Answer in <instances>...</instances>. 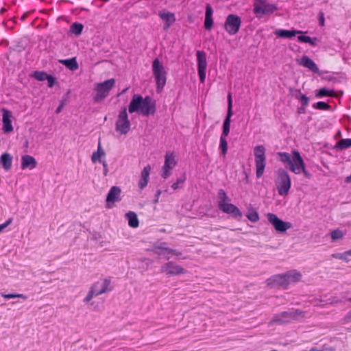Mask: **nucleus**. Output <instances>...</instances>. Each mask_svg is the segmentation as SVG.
<instances>
[{
	"mask_svg": "<svg viewBox=\"0 0 351 351\" xmlns=\"http://www.w3.org/2000/svg\"><path fill=\"white\" fill-rule=\"evenodd\" d=\"M130 114L138 113L143 117H148L156 112V101L150 96L143 97L139 94H134L128 106Z\"/></svg>",
	"mask_w": 351,
	"mask_h": 351,
	"instance_id": "f257e3e1",
	"label": "nucleus"
},
{
	"mask_svg": "<svg viewBox=\"0 0 351 351\" xmlns=\"http://www.w3.org/2000/svg\"><path fill=\"white\" fill-rule=\"evenodd\" d=\"M302 275L296 270H291L285 274L274 275L267 280V285L271 288L282 287L287 289L289 284L300 280Z\"/></svg>",
	"mask_w": 351,
	"mask_h": 351,
	"instance_id": "f03ea898",
	"label": "nucleus"
},
{
	"mask_svg": "<svg viewBox=\"0 0 351 351\" xmlns=\"http://www.w3.org/2000/svg\"><path fill=\"white\" fill-rule=\"evenodd\" d=\"M152 69L156 82V92L160 93L167 82V72L158 58L152 61Z\"/></svg>",
	"mask_w": 351,
	"mask_h": 351,
	"instance_id": "7ed1b4c3",
	"label": "nucleus"
},
{
	"mask_svg": "<svg viewBox=\"0 0 351 351\" xmlns=\"http://www.w3.org/2000/svg\"><path fill=\"white\" fill-rule=\"evenodd\" d=\"M275 185L278 194L281 196L287 195L291 186V178L284 169H279L275 173Z\"/></svg>",
	"mask_w": 351,
	"mask_h": 351,
	"instance_id": "20e7f679",
	"label": "nucleus"
},
{
	"mask_svg": "<svg viewBox=\"0 0 351 351\" xmlns=\"http://www.w3.org/2000/svg\"><path fill=\"white\" fill-rule=\"evenodd\" d=\"M113 287L111 286L110 279L105 278L100 281H97L90 287L87 295L84 299V302H88L94 297L111 291Z\"/></svg>",
	"mask_w": 351,
	"mask_h": 351,
	"instance_id": "39448f33",
	"label": "nucleus"
},
{
	"mask_svg": "<svg viewBox=\"0 0 351 351\" xmlns=\"http://www.w3.org/2000/svg\"><path fill=\"white\" fill-rule=\"evenodd\" d=\"M278 9V6L275 3H270L267 1L258 2L254 0L252 12L255 17L260 19L265 16H269Z\"/></svg>",
	"mask_w": 351,
	"mask_h": 351,
	"instance_id": "423d86ee",
	"label": "nucleus"
},
{
	"mask_svg": "<svg viewBox=\"0 0 351 351\" xmlns=\"http://www.w3.org/2000/svg\"><path fill=\"white\" fill-rule=\"evenodd\" d=\"M289 169L295 174L303 173L304 177L310 179L312 174L306 170L304 162L300 154L297 150H293L292 152V160L289 167Z\"/></svg>",
	"mask_w": 351,
	"mask_h": 351,
	"instance_id": "0eeeda50",
	"label": "nucleus"
},
{
	"mask_svg": "<svg viewBox=\"0 0 351 351\" xmlns=\"http://www.w3.org/2000/svg\"><path fill=\"white\" fill-rule=\"evenodd\" d=\"M116 80L114 78L107 80L101 83H97L95 84L96 94L93 99L95 102L100 103L105 98H106L111 89L115 86Z\"/></svg>",
	"mask_w": 351,
	"mask_h": 351,
	"instance_id": "6e6552de",
	"label": "nucleus"
},
{
	"mask_svg": "<svg viewBox=\"0 0 351 351\" xmlns=\"http://www.w3.org/2000/svg\"><path fill=\"white\" fill-rule=\"evenodd\" d=\"M265 152L266 149L263 145H257L254 148L256 176L258 178H261L264 173L266 166Z\"/></svg>",
	"mask_w": 351,
	"mask_h": 351,
	"instance_id": "1a4fd4ad",
	"label": "nucleus"
},
{
	"mask_svg": "<svg viewBox=\"0 0 351 351\" xmlns=\"http://www.w3.org/2000/svg\"><path fill=\"white\" fill-rule=\"evenodd\" d=\"M130 121L128 119L126 107L120 110L116 122V130L122 134H127L130 130Z\"/></svg>",
	"mask_w": 351,
	"mask_h": 351,
	"instance_id": "9d476101",
	"label": "nucleus"
},
{
	"mask_svg": "<svg viewBox=\"0 0 351 351\" xmlns=\"http://www.w3.org/2000/svg\"><path fill=\"white\" fill-rule=\"evenodd\" d=\"M241 19L237 14H229L224 23V29L230 35H234L239 31Z\"/></svg>",
	"mask_w": 351,
	"mask_h": 351,
	"instance_id": "9b49d317",
	"label": "nucleus"
},
{
	"mask_svg": "<svg viewBox=\"0 0 351 351\" xmlns=\"http://www.w3.org/2000/svg\"><path fill=\"white\" fill-rule=\"evenodd\" d=\"M267 216L268 221L278 232H285L292 227V224L290 222L282 221L275 214L268 213Z\"/></svg>",
	"mask_w": 351,
	"mask_h": 351,
	"instance_id": "f8f14e48",
	"label": "nucleus"
},
{
	"mask_svg": "<svg viewBox=\"0 0 351 351\" xmlns=\"http://www.w3.org/2000/svg\"><path fill=\"white\" fill-rule=\"evenodd\" d=\"M160 270L162 273H165L169 276H178L187 273L186 269L173 261H169L162 265L160 267Z\"/></svg>",
	"mask_w": 351,
	"mask_h": 351,
	"instance_id": "ddd939ff",
	"label": "nucleus"
},
{
	"mask_svg": "<svg viewBox=\"0 0 351 351\" xmlns=\"http://www.w3.org/2000/svg\"><path fill=\"white\" fill-rule=\"evenodd\" d=\"M197 61V73L201 83H204L206 73V55L204 51H197L196 53Z\"/></svg>",
	"mask_w": 351,
	"mask_h": 351,
	"instance_id": "4468645a",
	"label": "nucleus"
},
{
	"mask_svg": "<svg viewBox=\"0 0 351 351\" xmlns=\"http://www.w3.org/2000/svg\"><path fill=\"white\" fill-rule=\"evenodd\" d=\"M228 110H227V114L224 119L223 126H222V132L221 136H228L230 133V123H231V117L233 115V110H232V95L230 93H228Z\"/></svg>",
	"mask_w": 351,
	"mask_h": 351,
	"instance_id": "2eb2a0df",
	"label": "nucleus"
},
{
	"mask_svg": "<svg viewBox=\"0 0 351 351\" xmlns=\"http://www.w3.org/2000/svg\"><path fill=\"white\" fill-rule=\"evenodd\" d=\"M177 162L173 152H167L165 156V163L162 167V178L167 179L171 174V171L176 165Z\"/></svg>",
	"mask_w": 351,
	"mask_h": 351,
	"instance_id": "dca6fc26",
	"label": "nucleus"
},
{
	"mask_svg": "<svg viewBox=\"0 0 351 351\" xmlns=\"http://www.w3.org/2000/svg\"><path fill=\"white\" fill-rule=\"evenodd\" d=\"M219 210L224 213L230 215L235 219H240L243 215L239 208L231 203L223 204L220 206Z\"/></svg>",
	"mask_w": 351,
	"mask_h": 351,
	"instance_id": "f3484780",
	"label": "nucleus"
},
{
	"mask_svg": "<svg viewBox=\"0 0 351 351\" xmlns=\"http://www.w3.org/2000/svg\"><path fill=\"white\" fill-rule=\"evenodd\" d=\"M158 16L160 19L165 22L163 25V30L165 31H167L176 20L175 14L166 10L159 11Z\"/></svg>",
	"mask_w": 351,
	"mask_h": 351,
	"instance_id": "a211bd4d",
	"label": "nucleus"
},
{
	"mask_svg": "<svg viewBox=\"0 0 351 351\" xmlns=\"http://www.w3.org/2000/svg\"><path fill=\"white\" fill-rule=\"evenodd\" d=\"M298 62L300 65L308 68L313 73H317L319 75L323 73L322 71H320L317 65L315 63V62L306 55H304L300 60H298Z\"/></svg>",
	"mask_w": 351,
	"mask_h": 351,
	"instance_id": "6ab92c4d",
	"label": "nucleus"
},
{
	"mask_svg": "<svg viewBox=\"0 0 351 351\" xmlns=\"http://www.w3.org/2000/svg\"><path fill=\"white\" fill-rule=\"evenodd\" d=\"M2 112L3 130L5 133H10L13 131V127L12 125V112L5 108H3Z\"/></svg>",
	"mask_w": 351,
	"mask_h": 351,
	"instance_id": "aec40b11",
	"label": "nucleus"
},
{
	"mask_svg": "<svg viewBox=\"0 0 351 351\" xmlns=\"http://www.w3.org/2000/svg\"><path fill=\"white\" fill-rule=\"evenodd\" d=\"M121 189L119 186H112L110 189L107 197H106V202H107V207L110 208L111 206L109 205L110 203H114L116 202H119L121 200L120 195H121Z\"/></svg>",
	"mask_w": 351,
	"mask_h": 351,
	"instance_id": "412c9836",
	"label": "nucleus"
},
{
	"mask_svg": "<svg viewBox=\"0 0 351 351\" xmlns=\"http://www.w3.org/2000/svg\"><path fill=\"white\" fill-rule=\"evenodd\" d=\"M274 34L278 37L282 38H292L298 34H303V32L295 29H277Z\"/></svg>",
	"mask_w": 351,
	"mask_h": 351,
	"instance_id": "4be33fe9",
	"label": "nucleus"
},
{
	"mask_svg": "<svg viewBox=\"0 0 351 351\" xmlns=\"http://www.w3.org/2000/svg\"><path fill=\"white\" fill-rule=\"evenodd\" d=\"M37 166V162L36 159L29 155H24L21 158V169H32L36 168Z\"/></svg>",
	"mask_w": 351,
	"mask_h": 351,
	"instance_id": "5701e85b",
	"label": "nucleus"
},
{
	"mask_svg": "<svg viewBox=\"0 0 351 351\" xmlns=\"http://www.w3.org/2000/svg\"><path fill=\"white\" fill-rule=\"evenodd\" d=\"M150 171L151 167L147 165L141 171V179L138 182V186L140 189H143L147 185Z\"/></svg>",
	"mask_w": 351,
	"mask_h": 351,
	"instance_id": "b1692460",
	"label": "nucleus"
},
{
	"mask_svg": "<svg viewBox=\"0 0 351 351\" xmlns=\"http://www.w3.org/2000/svg\"><path fill=\"white\" fill-rule=\"evenodd\" d=\"M59 62L72 71H76L79 68V65L76 60V58L60 60Z\"/></svg>",
	"mask_w": 351,
	"mask_h": 351,
	"instance_id": "393cba45",
	"label": "nucleus"
},
{
	"mask_svg": "<svg viewBox=\"0 0 351 351\" xmlns=\"http://www.w3.org/2000/svg\"><path fill=\"white\" fill-rule=\"evenodd\" d=\"M0 163L5 170H9L12 164V156L8 153L3 154L0 157Z\"/></svg>",
	"mask_w": 351,
	"mask_h": 351,
	"instance_id": "a878e982",
	"label": "nucleus"
},
{
	"mask_svg": "<svg viewBox=\"0 0 351 351\" xmlns=\"http://www.w3.org/2000/svg\"><path fill=\"white\" fill-rule=\"evenodd\" d=\"M84 27L82 23L75 22L70 26L68 34H73L75 36L77 37L82 34Z\"/></svg>",
	"mask_w": 351,
	"mask_h": 351,
	"instance_id": "bb28decb",
	"label": "nucleus"
},
{
	"mask_svg": "<svg viewBox=\"0 0 351 351\" xmlns=\"http://www.w3.org/2000/svg\"><path fill=\"white\" fill-rule=\"evenodd\" d=\"M125 217L128 221V225L131 228H137L139 225V221L136 214L134 212L129 211L125 214Z\"/></svg>",
	"mask_w": 351,
	"mask_h": 351,
	"instance_id": "cd10ccee",
	"label": "nucleus"
},
{
	"mask_svg": "<svg viewBox=\"0 0 351 351\" xmlns=\"http://www.w3.org/2000/svg\"><path fill=\"white\" fill-rule=\"evenodd\" d=\"M292 95L294 97L301 102V104L304 106H307L309 103V98L304 94L302 93L300 90L295 89L292 92Z\"/></svg>",
	"mask_w": 351,
	"mask_h": 351,
	"instance_id": "c85d7f7f",
	"label": "nucleus"
},
{
	"mask_svg": "<svg viewBox=\"0 0 351 351\" xmlns=\"http://www.w3.org/2000/svg\"><path fill=\"white\" fill-rule=\"evenodd\" d=\"M315 97L317 98H322L324 97H335V93L334 90H330L327 88H322L315 91Z\"/></svg>",
	"mask_w": 351,
	"mask_h": 351,
	"instance_id": "c756f323",
	"label": "nucleus"
},
{
	"mask_svg": "<svg viewBox=\"0 0 351 351\" xmlns=\"http://www.w3.org/2000/svg\"><path fill=\"white\" fill-rule=\"evenodd\" d=\"M282 315L289 316L291 320H295L298 317H304V312L300 309H291L289 311L282 312Z\"/></svg>",
	"mask_w": 351,
	"mask_h": 351,
	"instance_id": "7c9ffc66",
	"label": "nucleus"
},
{
	"mask_svg": "<svg viewBox=\"0 0 351 351\" xmlns=\"http://www.w3.org/2000/svg\"><path fill=\"white\" fill-rule=\"evenodd\" d=\"M298 36V40L300 43H308L311 46H316L317 45V38L316 37L311 38L305 35H300Z\"/></svg>",
	"mask_w": 351,
	"mask_h": 351,
	"instance_id": "2f4dec72",
	"label": "nucleus"
},
{
	"mask_svg": "<svg viewBox=\"0 0 351 351\" xmlns=\"http://www.w3.org/2000/svg\"><path fill=\"white\" fill-rule=\"evenodd\" d=\"M351 147V138H343L339 141L335 148L338 150H343Z\"/></svg>",
	"mask_w": 351,
	"mask_h": 351,
	"instance_id": "473e14b6",
	"label": "nucleus"
},
{
	"mask_svg": "<svg viewBox=\"0 0 351 351\" xmlns=\"http://www.w3.org/2000/svg\"><path fill=\"white\" fill-rule=\"evenodd\" d=\"M291 320V317L282 315V312L279 314L276 315L272 322L274 323L282 324L288 323Z\"/></svg>",
	"mask_w": 351,
	"mask_h": 351,
	"instance_id": "72a5a7b5",
	"label": "nucleus"
},
{
	"mask_svg": "<svg viewBox=\"0 0 351 351\" xmlns=\"http://www.w3.org/2000/svg\"><path fill=\"white\" fill-rule=\"evenodd\" d=\"M247 218L252 222L255 223L259 220V215L255 208H251L246 215Z\"/></svg>",
	"mask_w": 351,
	"mask_h": 351,
	"instance_id": "f704fd0d",
	"label": "nucleus"
},
{
	"mask_svg": "<svg viewBox=\"0 0 351 351\" xmlns=\"http://www.w3.org/2000/svg\"><path fill=\"white\" fill-rule=\"evenodd\" d=\"M48 75L49 74L44 71H36L32 73L31 76L38 81L43 82L46 80Z\"/></svg>",
	"mask_w": 351,
	"mask_h": 351,
	"instance_id": "c9c22d12",
	"label": "nucleus"
},
{
	"mask_svg": "<svg viewBox=\"0 0 351 351\" xmlns=\"http://www.w3.org/2000/svg\"><path fill=\"white\" fill-rule=\"evenodd\" d=\"M219 149H221V154L225 156L228 152V142L226 136H220Z\"/></svg>",
	"mask_w": 351,
	"mask_h": 351,
	"instance_id": "e433bc0d",
	"label": "nucleus"
},
{
	"mask_svg": "<svg viewBox=\"0 0 351 351\" xmlns=\"http://www.w3.org/2000/svg\"><path fill=\"white\" fill-rule=\"evenodd\" d=\"M218 198L219 199L218 202L219 208L221 204H227L226 202L228 200V197L226 194V192L222 189L218 191Z\"/></svg>",
	"mask_w": 351,
	"mask_h": 351,
	"instance_id": "4c0bfd02",
	"label": "nucleus"
},
{
	"mask_svg": "<svg viewBox=\"0 0 351 351\" xmlns=\"http://www.w3.org/2000/svg\"><path fill=\"white\" fill-rule=\"evenodd\" d=\"M278 155L279 156V159L282 162L287 163V166L290 165L292 160V156L291 157L290 154L287 152H278Z\"/></svg>",
	"mask_w": 351,
	"mask_h": 351,
	"instance_id": "58836bf2",
	"label": "nucleus"
},
{
	"mask_svg": "<svg viewBox=\"0 0 351 351\" xmlns=\"http://www.w3.org/2000/svg\"><path fill=\"white\" fill-rule=\"evenodd\" d=\"M313 108L320 110H329L331 106L328 104L320 101L313 104Z\"/></svg>",
	"mask_w": 351,
	"mask_h": 351,
	"instance_id": "ea45409f",
	"label": "nucleus"
},
{
	"mask_svg": "<svg viewBox=\"0 0 351 351\" xmlns=\"http://www.w3.org/2000/svg\"><path fill=\"white\" fill-rule=\"evenodd\" d=\"M166 243L163 242V243H161L160 245H156L154 248V253L155 254H157L158 256H164L165 255V252H158L159 250H164L165 252H167V249H170L169 247H166Z\"/></svg>",
	"mask_w": 351,
	"mask_h": 351,
	"instance_id": "a19ab883",
	"label": "nucleus"
},
{
	"mask_svg": "<svg viewBox=\"0 0 351 351\" xmlns=\"http://www.w3.org/2000/svg\"><path fill=\"white\" fill-rule=\"evenodd\" d=\"M186 179V174L184 173L180 178H178L176 182L173 183L171 188L173 190H177L180 188V185L182 184Z\"/></svg>",
	"mask_w": 351,
	"mask_h": 351,
	"instance_id": "79ce46f5",
	"label": "nucleus"
},
{
	"mask_svg": "<svg viewBox=\"0 0 351 351\" xmlns=\"http://www.w3.org/2000/svg\"><path fill=\"white\" fill-rule=\"evenodd\" d=\"M330 236L332 241H335L343 237V233L341 230L337 229L334 230L330 232Z\"/></svg>",
	"mask_w": 351,
	"mask_h": 351,
	"instance_id": "37998d69",
	"label": "nucleus"
},
{
	"mask_svg": "<svg viewBox=\"0 0 351 351\" xmlns=\"http://www.w3.org/2000/svg\"><path fill=\"white\" fill-rule=\"evenodd\" d=\"M213 26V16H205L204 19V27L206 30L210 31Z\"/></svg>",
	"mask_w": 351,
	"mask_h": 351,
	"instance_id": "c03bdc74",
	"label": "nucleus"
},
{
	"mask_svg": "<svg viewBox=\"0 0 351 351\" xmlns=\"http://www.w3.org/2000/svg\"><path fill=\"white\" fill-rule=\"evenodd\" d=\"M46 80H47V86L49 88H52L55 84H58L56 77L49 74L48 75Z\"/></svg>",
	"mask_w": 351,
	"mask_h": 351,
	"instance_id": "a18cd8bd",
	"label": "nucleus"
},
{
	"mask_svg": "<svg viewBox=\"0 0 351 351\" xmlns=\"http://www.w3.org/2000/svg\"><path fill=\"white\" fill-rule=\"evenodd\" d=\"M13 221V218H8L3 223L0 224V233Z\"/></svg>",
	"mask_w": 351,
	"mask_h": 351,
	"instance_id": "49530a36",
	"label": "nucleus"
},
{
	"mask_svg": "<svg viewBox=\"0 0 351 351\" xmlns=\"http://www.w3.org/2000/svg\"><path fill=\"white\" fill-rule=\"evenodd\" d=\"M332 256L335 258H337V259L343 260V261H348V258H347L348 257L346 255L345 252L343 253L334 254L332 255Z\"/></svg>",
	"mask_w": 351,
	"mask_h": 351,
	"instance_id": "de8ad7c7",
	"label": "nucleus"
},
{
	"mask_svg": "<svg viewBox=\"0 0 351 351\" xmlns=\"http://www.w3.org/2000/svg\"><path fill=\"white\" fill-rule=\"evenodd\" d=\"M101 158L102 157L100 156V155H99L96 152H94L91 156V160L93 163H95L97 161L100 162V160H103Z\"/></svg>",
	"mask_w": 351,
	"mask_h": 351,
	"instance_id": "09e8293b",
	"label": "nucleus"
},
{
	"mask_svg": "<svg viewBox=\"0 0 351 351\" xmlns=\"http://www.w3.org/2000/svg\"><path fill=\"white\" fill-rule=\"evenodd\" d=\"M213 10L210 4L206 5L205 16H213Z\"/></svg>",
	"mask_w": 351,
	"mask_h": 351,
	"instance_id": "8fccbe9b",
	"label": "nucleus"
},
{
	"mask_svg": "<svg viewBox=\"0 0 351 351\" xmlns=\"http://www.w3.org/2000/svg\"><path fill=\"white\" fill-rule=\"evenodd\" d=\"M318 20H319V25L324 26V25H325L324 14L322 11H320L318 14Z\"/></svg>",
	"mask_w": 351,
	"mask_h": 351,
	"instance_id": "3c124183",
	"label": "nucleus"
},
{
	"mask_svg": "<svg viewBox=\"0 0 351 351\" xmlns=\"http://www.w3.org/2000/svg\"><path fill=\"white\" fill-rule=\"evenodd\" d=\"M100 163L102 164L104 171L103 173L104 176H106L108 173V164L105 160H100Z\"/></svg>",
	"mask_w": 351,
	"mask_h": 351,
	"instance_id": "603ef678",
	"label": "nucleus"
},
{
	"mask_svg": "<svg viewBox=\"0 0 351 351\" xmlns=\"http://www.w3.org/2000/svg\"><path fill=\"white\" fill-rule=\"evenodd\" d=\"M96 152L99 155H100V156H101V157H104L106 156V153H105L104 150L101 147L100 141H99L98 147H97V150L96 151Z\"/></svg>",
	"mask_w": 351,
	"mask_h": 351,
	"instance_id": "864d4df0",
	"label": "nucleus"
},
{
	"mask_svg": "<svg viewBox=\"0 0 351 351\" xmlns=\"http://www.w3.org/2000/svg\"><path fill=\"white\" fill-rule=\"evenodd\" d=\"M18 295V293H3L2 297L5 299H11V298H16Z\"/></svg>",
	"mask_w": 351,
	"mask_h": 351,
	"instance_id": "5fc2aeb1",
	"label": "nucleus"
},
{
	"mask_svg": "<svg viewBox=\"0 0 351 351\" xmlns=\"http://www.w3.org/2000/svg\"><path fill=\"white\" fill-rule=\"evenodd\" d=\"M167 254H175V255H177V256H180L182 254V252L176 250H174V249H167Z\"/></svg>",
	"mask_w": 351,
	"mask_h": 351,
	"instance_id": "6e6d98bb",
	"label": "nucleus"
},
{
	"mask_svg": "<svg viewBox=\"0 0 351 351\" xmlns=\"http://www.w3.org/2000/svg\"><path fill=\"white\" fill-rule=\"evenodd\" d=\"M160 194H161V191L160 190H157L156 193H155V198L153 200L154 204H156V203L158 202V199H159V196L160 195Z\"/></svg>",
	"mask_w": 351,
	"mask_h": 351,
	"instance_id": "4d7b16f0",
	"label": "nucleus"
},
{
	"mask_svg": "<svg viewBox=\"0 0 351 351\" xmlns=\"http://www.w3.org/2000/svg\"><path fill=\"white\" fill-rule=\"evenodd\" d=\"M306 106H304L301 105L300 107L298 108V114H305L306 113Z\"/></svg>",
	"mask_w": 351,
	"mask_h": 351,
	"instance_id": "13d9d810",
	"label": "nucleus"
},
{
	"mask_svg": "<svg viewBox=\"0 0 351 351\" xmlns=\"http://www.w3.org/2000/svg\"><path fill=\"white\" fill-rule=\"evenodd\" d=\"M64 101H62L61 104L59 105V106L56 110V113H60L61 112V110H62V108L64 106Z\"/></svg>",
	"mask_w": 351,
	"mask_h": 351,
	"instance_id": "bf43d9fd",
	"label": "nucleus"
},
{
	"mask_svg": "<svg viewBox=\"0 0 351 351\" xmlns=\"http://www.w3.org/2000/svg\"><path fill=\"white\" fill-rule=\"evenodd\" d=\"M324 79L328 80V81H332L334 82H338V80H337V79L336 77H332V76L326 77H324Z\"/></svg>",
	"mask_w": 351,
	"mask_h": 351,
	"instance_id": "052dcab7",
	"label": "nucleus"
},
{
	"mask_svg": "<svg viewBox=\"0 0 351 351\" xmlns=\"http://www.w3.org/2000/svg\"><path fill=\"white\" fill-rule=\"evenodd\" d=\"M345 319L347 320V322L351 321V311H350L347 315L345 317Z\"/></svg>",
	"mask_w": 351,
	"mask_h": 351,
	"instance_id": "680f3d73",
	"label": "nucleus"
},
{
	"mask_svg": "<svg viewBox=\"0 0 351 351\" xmlns=\"http://www.w3.org/2000/svg\"><path fill=\"white\" fill-rule=\"evenodd\" d=\"M18 295L17 298H22L23 300H27V296L24 295V294H20V293H18Z\"/></svg>",
	"mask_w": 351,
	"mask_h": 351,
	"instance_id": "e2e57ef3",
	"label": "nucleus"
},
{
	"mask_svg": "<svg viewBox=\"0 0 351 351\" xmlns=\"http://www.w3.org/2000/svg\"><path fill=\"white\" fill-rule=\"evenodd\" d=\"M346 255L348 256H351V250L345 252Z\"/></svg>",
	"mask_w": 351,
	"mask_h": 351,
	"instance_id": "0e129e2a",
	"label": "nucleus"
},
{
	"mask_svg": "<svg viewBox=\"0 0 351 351\" xmlns=\"http://www.w3.org/2000/svg\"><path fill=\"white\" fill-rule=\"evenodd\" d=\"M267 0H256V1L258 2H261V1H266Z\"/></svg>",
	"mask_w": 351,
	"mask_h": 351,
	"instance_id": "69168bd1",
	"label": "nucleus"
},
{
	"mask_svg": "<svg viewBox=\"0 0 351 351\" xmlns=\"http://www.w3.org/2000/svg\"><path fill=\"white\" fill-rule=\"evenodd\" d=\"M165 258H166L167 260H169V259L170 258V257H169V256H165Z\"/></svg>",
	"mask_w": 351,
	"mask_h": 351,
	"instance_id": "338daca9",
	"label": "nucleus"
},
{
	"mask_svg": "<svg viewBox=\"0 0 351 351\" xmlns=\"http://www.w3.org/2000/svg\"><path fill=\"white\" fill-rule=\"evenodd\" d=\"M311 351H315V349L312 348V349L311 350Z\"/></svg>",
	"mask_w": 351,
	"mask_h": 351,
	"instance_id": "774afa93",
	"label": "nucleus"
}]
</instances>
